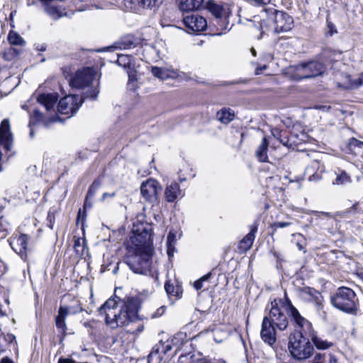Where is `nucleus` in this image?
Masks as SVG:
<instances>
[{
	"mask_svg": "<svg viewBox=\"0 0 363 363\" xmlns=\"http://www.w3.org/2000/svg\"><path fill=\"white\" fill-rule=\"evenodd\" d=\"M133 235L127 245L128 253L124 258L130 269L139 274L151 277L157 280L158 273L152 266V228L141 224L133 230Z\"/></svg>",
	"mask_w": 363,
	"mask_h": 363,
	"instance_id": "obj_1",
	"label": "nucleus"
},
{
	"mask_svg": "<svg viewBox=\"0 0 363 363\" xmlns=\"http://www.w3.org/2000/svg\"><path fill=\"white\" fill-rule=\"evenodd\" d=\"M140 303L141 299L137 296L123 299L116 296L108 298L99 308V312L105 316L106 325L114 329L138 320Z\"/></svg>",
	"mask_w": 363,
	"mask_h": 363,
	"instance_id": "obj_2",
	"label": "nucleus"
},
{
	"mask_svg": "<svg viewBox=\"0 0 363 363\" xmlns=\"http://www.w3.org/2000/svg\"><path fill=\"white\" fill-rule=\"evenodd\" d=\"M270 305L269 312L264 318H267L279 330H286L289 325V320L284 311L287 313L296 325L302 329L303 332L307 333L311 330V323L300 314L288 298L286 294L284 300L279 299L277 301L274 299L271 302Z\"/></svg>",
	"mask_w": 363,
	"mask_h": 363,
	"instance_id": "obj_3",
	"label": "nucleus"
},
{
	"mask_svg": "<svg viewBox=\"0 0 363 363\" xmlns=\"http://www.w3.org/2000/svg\"><path fill=\"white\" fill-rule=\"evenodd\" d=\"M330 303L336 309L352 315L359 311V301L354 291L347 286L337 288L330 296Z\"/></svg>",
	"mask_w": 363,
	"mask_h": 363,
	"instance_id": "obj_4",
	"label": "nucleus"
},
{
	"mask_svg": "<svg viewBox=\"0 0 363 363\" xmlns=\"http://www.w3.org/2000/svg\"><path fill=\"white\" fill-rule=\"evenodd\" d=\"M95 70L91 67H85L76 72L70 80V85L79 89H85L84 98L96 99L99 93V82L94 80Z\"/></svg>",
	"mask_w": 363,
	"mask_h": 363,
	"instance_id": "obj_5",
	"label": "nucleus"
},
{
	"mask_svg": "<svg viewBox=\"0 0 363 363\" xmlns=\"http://www.w3.org/2000/svg\"><path fill=\"white\" fill-rule=\"evenodd\" d=\"M288 350L291 357L298 361L309 359L314 352L313 344L301 332H295L289 335Z\"/></svg>",
	"mask_w": 363,
	"mask_h": 363,
	"instance_id": "obj_6",
	"label": "nucleus"
},
{
	"mask_svg": "<svg viewBox=\"0 0 363 363\" xmlns=\"http://www.w3.org/2000/svg\"><path fill=\"white\" fill-rule=\"evenodd\" d=\"M292 77L295 80H301L315 77L322 74L325 71L324 65L317 61L303 62L291 67Z\"/></svg>",
	"mask_w": 363,
	"mask_h": 363,
	"instance_id": "obj_7",
	"label": "nucleus"
},
{
	"mask_svg": "<svg viewBox=\"0 0 363 363\" xmlns=\"http://www.w3.org/2000/svg\"><path fill=\"white\" fill-rule=\"evenodd\" d=\"M272 135L277 138L284 146L294 149L298 144L306 140V135L301 133L300 135L291 133L288 135L287 130H281L277 128L272 129Z\"/></svg>",
	"mask_w": 363,
	"mask_h": 363,
	"instance_id": "obj_8",
	"label": "nucleus"
},
{
	"mask_svg": "<svg viewBox=\"0 0 363 363\" xmlns=\"http://www.w3.org/2000/svg\"><path fill=\"white\" fill-rule=\"evenodd\" d=\"M82 104V97L75 94L67 95L60 101L57 111L60 113L67 115V118H70L77 111Z\"/></svg>",
	"mask_w": 363,
	"mask_h": 363,
	"instance_id": "obj_9",
	"label": "nucleus"
},
{
	"mask_svg": "<svg viewBox=\"0 0 363 363\" xmlns=\"http://www.w3.org/2000/svg\"><path fill=\"white\" fill-rule=\"evenodd\" d=\"M274 32L277 33L289 31L294 24L291 16L281 11H274Z\"/></svg>",
	"mask_w": 363,
	"mask_h": 363,
	"instance_id": "obj_10",
	"label": "nucleus"
},
{
	"mask_svg": "<svg viewBox=\"0 0 363 363\" xmlns=\"http://www.w3.org/2000/svg\"><path fill=\"white\" fill-rule=\"evenodd\" d=\"M183 23L189 32L199 33L207 28V21L201 16L196 13L187 15L183 18Z\"/></svg>",
	"mask_w": 363,
	"mask_h": 363,
	"instance_id": "obj_11",
	"label": "nucleus"
},
{
	"mask_svg": "<svg viewBox=\"0 0 363 363\" xmlns=\"http://www.w3.org/2000/svg\"><path fill=\"white\" fill-rule=\"evenodd\" d=\"M160 191V189H158V182L155 179H147L140 186V192L143 197L150 202L157 200V196Z\"/></svg>",
	"mask_w": 363,
	"mask_h": 363,
	"instance_id": "obj_12",
	"label": "nucleus"
},
{
	"mask_svg": "<svg viewBox=\"0 0 363 363\" xmlns=\"http://www.w3.org/2000/svg\"><path fill=\"white\" fill-rule=\"evenodd\" d=\"M275 328L276 326L272 324L267 318H263L260 336L262 340L270 346H272L277 340Z\"/></svg>",
	"mask_w": 363,
	"mask_h": 363,
	"instance_id": "obj_13",
	"label": "nucleus"
},
{
	"mask_svg": "<svg viewBox=\"0 0 363 363\" xmlns=\"http://www.w3.org/2000/svg\"><path fill=\"white\" fill-rule=\"evenodd\" d=\"M28 240L29 237L26 234L13 236L10 240L11 248L22 258H26L27 256Z\"/></svg>",
	"mask_w": 363,
	"mask_h": 363,
	"instance_id": "obj_14",
	"label": "nucleus"
},
{
	"mask_svg": "<svg viewBox=\"0 0 363 363\" xmlns=\"http://www.w3.org/2000/svg\"><path fill=\"white\" fill-rule=\"evenodd\" d=\"M300 294L306 301L315 303L318 311L323 309V296L314 288L308 286L303 287L300 289Z\"/></svg>",
	"mask_w": 363,
	"mask_h": 363,
	"instance_id": "obj_15",
	"label": "nucleus"
},
{
	"mask_svg": "<svg viewBox=\"0 0 363 363\" xmlns=\"http://www.w3.org/2000/svg\"><path fill=\"white\" fill-rule=\"evenodd\" d=\"M68 314L69 308L67 307L60 306L58 311V314L55 319L56 327L62 333L61 341L64 340L67 335V325L65 323V319Z\"/></svg>",
	"mask_w": 363,
	"mask_h": 363,
	"instance_id": "obj_16",
	"label": "nucleus"
},
{
	"mask_svg": "<svg viewBox=\"0 0 363 363\" xmlns=\"http://www.w3.org/2000/svg\"><path fill=\"white\" fill-rule=\"evenodd\" d=\"M184 193L180 189L179 184L172 182L167 184L164 191V197L167 202L172 203L179 197H183Z\"/></svg>",
	"mask_w": 363,
	"mask_h": 363,
	"instance_id": "obj_17",
	"label": "nucleus"
},
{
	"mask_svg": "<svg viewBox=\"0 0 363 363\" xmlns=\"http://www.w3.org/2000/svg\"><path fill=\"white\" fill-rule=\"evenodd\" d=\"M257 231V225H252L250 227V233L246 236H245L239 243L238 247L241 252H245L251 248L255 240V233Z\"/></svg>",
	"mask_w": 363,
	"mask_h": 363,
	"instance_id": "obj_18",
	"label": "nucleus"
},
{
	"mask_svg": "<svg viewBox=\"0 0 363 363\" xmlns=\"http://www.w3.org/2000/svg\"><path fill=\"white\" fill-rule=\"evenodd\" d=\"M57 100V96L54 94H42L38 96L37 101L42 104L47 111L52 110Z\"/></svg>",
	"mask_w": 363,
	"mask_h": 363,
	"instance_id": "obj_19",
	"label": "nucleus"
},
{
	"mask_svg": "<svg viewBox=\"0 0 363 363\" xmlns=\"http://www.w3.org/2000/svg\"><path fill=\"white\" fill-rule=\"evenodd\" d=\"M268 146L269 143L266 138H263L261 143L257 147L255 151V157L260 162H268Z\"/></svg>",
	"mask_w": 363,
	"mask_h": 363,
	"instance_id": "obj_20",
	"label": "nucleus"
},
{
	"mask_svg": "<svg viewBox=\"0 0 363 363\" xmlns=\"http://www.w3.org/2000/svg\"><path fill=\"white\" fill-rule=\"evenodd\" d=\"M203 0H180L179 7L181 11H190L199 9Z\"/></svg>",
	"mask_w": 363,
	"mask_h": 363,
	"instance_id": "obj_21",
	"label": "nucleus"
},
{
	"mask_svg": "<svg viewBox=\"0 0 363 363\" xmlns=\"http://www.w3.org/2000/svg\"><path fill=\"white\" fill-rule=\"evenodd\" d=\"M151 72L153 76L162 80L169 78H174L175 76H177V72L174 71L157 67H152L151 69Z\"/></svg>",
	"mask_w": 363,
	"mask_h": 363,
	"instance_id": "obj_22",
	"label": "nucleus"
},
{
	"mask_svg": "<svg viewBox=\"0 0 363 363\" xmlns=\"http://www.w3.org/2000/svg\"><path fill=\"white\" fill-rule=\"evenodd\" d=\"M208 11L213 15L217 21H221L222 18L225 16L227 12L223 6L217 4L213 1L208 4Z\"/></svg>",
	"mask_w": 363,
	"mask_h": 363,
	"instance_id": "obj_23",
	"label": "nucleus"
},
{
	"mask_svg": "<svg viewBox=\"0 0 363 363\" xmlns=\"http://www.w3.org/2000/svg\"><path fill=\"white\" fill-rule=\"evenodd\" d=\"M347 81L342 84L337 83V86L345 89H357L363 85V73L357 79L353 80L350 76H346Z\"/></svg>",
	"mask_w": 363,
	"mask_h": 363,
	"instance_id": "obj_24",
	"label": "nucleus"
},
{
	"mask_svg": "<svg viewBox=\"0 0 363 363\" xmlns=\"http://www.w3.org/2000/svg\"><path fill=\"white\" fill-rule=\"evenodd\" d=\"M216 117L222 123L228 124L235 118V113L230 108H223L218 111Z\"/></svg>",
	"mask_w": 363,
	"mask_h": 363,
	"instance_id": "obj_25",
	"label": "nucleus"
},
{
	"mask_svg": "<svg viewBox=\"0 0 363 363\" xmlns=\"http://www.w3.org/2000/svg\"><path fill=\"white\" fill-rule=\"evenodd\" d=\"M7 40L11 45L14 46H25L26 42L24 39L16 31L10 30L7 35Z\"/></svg>",
	"mask_w": 363,
	"mask_h": 363,
	"instance_id": "obj_26",
	"label": "nucleus"
},
{
	"mask_svg": "<svg viewBox=\"0 0 363 363\" xmlns=\"http://www.w3.org/2000/svg\"><path fill=\"white\" fill-rule=\"evenodd\" d=\"M117 64L128 70L134 68L133 57L131 55H118Z\"/></svg>",
	"mask_w": 363,
	"mask_h": 363,
	"instance_id": "obj_27",
	"label": "nucleus"
},
{
	"mask_svg": "<svg viewBox=\"0 0 363 363\" xmlns=\"http://www.w3.org/2000/svg\"><path fill=\"white\" fill-rule=\"evenodd\" d=\"M136 45L135 39L133 35H127L118 43L116 48L120 49H130Z\"/></svg>",
	"mask_w": 363,
	"mask_h": 363,
	"instance_id": "obj_28",
	"label": "nucleus"
},
{
	"mask_svg": "<svg viewBox=\"0 0 363 363\" xmlns=\"http://www.w3.org/2000/svg\"><path fill=\"white\" fill-rule=\"evenodd\" d=\"M176 235L170 231L167 238V252L169 257L174 255L175 250Z\"/></svg>",
	"mask_w": 363,
	"mask_h": 363,
	"instance_id": "obj_29",
	"label": "nucleus"
},
{
	"mask_svg": "<svg viewBox=\"0 0 363 363\" xmlns=\"http://www.w3.org/2000/svg\"><path fill=\"white\" fill-rule=\"evenodd\" d=\"M312 342L318 350H326L333 345V342H328L318 336H313L312 337Z\"/></svg>",
	"mask_w": 363,
	"mask_h": 363,
	"instance_id": "obj_30",
	"label": "nucleus"
},
{
	"mask_svg": "<svg viewBox=\"0 0 363 363\" xmlns=\"http://www.w3.org/2000/svg\"><path fill=\"white\" fill-rule=\"evenodd\" d=\"M164 289L169 296H174L177 298H179L181 296V289L178 286H174L169 281L165 283Z\"/></svg>",
	"mask_w": 363,
	"mask_h": 363,
	"instance_id": "obj_31",
	"label": "nucleus"
},
{
	"mask_svg": "<svg viewBox=\"0 0 363 363\" xmlns=\"http://www.w3.org/2000/svg\"><path fill=\"white\" fill-rule=\"evenodd\" d=\"M50 2L43 4L45 6V12L54 19H57L62 17V13H61V11L57 7L50 6Z\"/></svg>",
	"mask_w": 363,
	"mask_h": 363,
	"instance_id": "obj_32",
	"label": "nucleus"
},
{
	"mask_svg": "<svg viewBox=\"0 0 363 363\" xmlns=\"http://www.w3.org/2000/svg\"><path fill=\"white\" fill-rule=\"evenodd\" d=\"M21 52L20 49L14 48L13 47H9L6 48L4 52V58L7 61H11L18 55H19Z\"/></svg>",
	"mask_w": 363,
	"mask_h": 363,
	"instance_id": "obj_33",
	"label": "nucleus"
},
{
	"mask_svg": "<svg viewBox=\"0 0 363 363\" xmlns=\"http://www.w3.org/2000/svg\"><path fill=\"white\" fill-rule=\"evenodd\" d=\"M350 182V177L345 171H342L340 174L336 177L335 180L333 182V184L342 185Z\"/></svg>",
	"mask_w": 363,
	"mask_h": 363,
	"instance_id": "obj_34",
	"label": "nucleus"
},
{
	"mask_svg": "<svg viewBox=\"0 0 363 363\" xmlns=\"http://www.w3.org/2000/svg\"><path fill=\"white\" fill-rule=\"evenodd\" d=\"M136 4L143 9H152L156 6L157 0H133Z\"/></svg>",
	"mask_w": 363,
	"mask_h": 363,
	"instance_id": "obj_35",
	"label": "nucleus"
},
{
	"mask_svg": "<svg viewBox=\"0 0 363 363\" xmlns=\"http://www.w3.org/2000/svg\"><path fill=\"white\" fill-rule=\"evenodd\" d=\"M10 227L9 223L7 221V220L4 218H0V239L4 238L8 232Z\"/></svg>",
	"mask_w": 363,
	"mask_h": 363,
	"instance_id": "obj_36",
	"label": "nucleus"
},
{
	"mask_svg": "<svg viewBox=\"0 0 363 363\" xmlns=\"http://www.w3.org/2000/svg\"><path fill=\"white\" fill-rule=\"evenodd\" d=\"M99 186V182H93V184L91 185V186L89 187V191L87 192L86 199H85V201H84L85 206H86V205H87V200L92 199L94 196L95 194L97 191Z\"/></svg>",
	"mask_w": 363,
	"mask_h": 363,
	"instance_id": "obj_37",
	"label": "nucleus"
},
{
	"mask_svg": "<svg viewBox=\"0 0 363 363\" xmlns=\"http://www.w3.org/2000/svg\"><path fill=\"white\" fill-rule=\"evenodd\" d=\"M164 347L163 342H160L158 345H156L152 348V351L150 352V354L148 356L149 360L151 358H153L155 356L158 355V358L161 359L162 357L160 356V353H162V347Z\"/></svg>",
	"mask_w": 363,
	"mask_h": 363,
	"instance_id": "obj_38",
	"label": "nucleus"
},
{
	"mask_svg": "<svg viewBox=\"0 0 363 363\" xmlns=\"http://www.w3.org/2000/svg\"><path fill=\"white\" fill-rule=\"evenodd\" d=\"M43 114L39 111L35 110L33 115L30 118L29 126L30 127L32 124L40 122L43 120Z\"/></svg>",
	"mask_w": 363,
	"mask_h": 363,
	"instance_id": "obj_39",
	"label": "nucleus"
},
{
	"mask_svg": "<svg viewBox=\"0 0 363 363\" xmlns=\"http://www.w3.org/2000/svg\"><path fill=\"white\" fill-rule=\"evenodd\" d=\"M210 276H211V274H206V275L202 277L200 279L196 280L194 284V288L196 290L201 289L203 287V282L204 281H206L210 277Z\"/></svg>",
	"mask_w": 363,
	"mask_h": 363,
	"instance_id": "obj_40",
	"label": "nucleus"
},
{
	"mask_svg": "<svg viewBox=\"0 0 363 363\" xmlns=\"http://www.w3.org/2000/svg\"><path fill=\"white\" fill-rule=\"evenodd\" d=\"M127 74L128 76V82H138L137 72L134 68L127 70Z\"/></svg>",
	"mask_w": 363,
	"mask_h": 363,
	"instance_id": "obj_41",
	"label": "nucleus"
},
{
	"mask_svg": "<svg viewBox=\"0 0 363 363\" xmlns=\"http://www.w3.org/2000/svg\"><path fill=\"white\" fill-rule=\"evenodd\" d=\"M327 27L328 29V33L330 36L337 33L335 26L331 21H329L328 19H327Z\"/></svg>",
	"mask_w": 363,
	"mask_h": 363,
	"instance_id": "obj_42",
	"label": "nucleus"
},
{
	"mask_svg": "<svg viewBox=\"0 0 363 363\" xmlns=\"http://www.w3.org/2000/svg\"><path fill=\"white\" fill-rule=\"evenodd\" d=\"M186 337V333L180 332L176 334V335L174 337L173 341H174L176 343H177L179 341H181V344H183Z\"/></svg>",
	"mask_w": 363,
	"mask_h": 363,
	"instance_id": "obj_43",
	"label": "nucleus"
},
{
	"mask_svg": "<svg viewBox=\"0 0 363 363\" xmlns=\"http://www.w3.org/2000/svg\"><path fill=\"white\" fill-rule=\"evenodd\" d=\"M47 221H48V226L50 229H52L54 222H55V216L51 213H48V216H47Z\"/></svg>",
	"mask_w": 363,
	"mask_h": 363,
	"instance_id": "obj_44",
	"label": "nucleus"
},
{
	"mask_svg": "<svg viewBox=\"0 0 363 363\" xmlns=\"http://www.w3.org/2000/svg\"><path fill=\"white\" fill-rule=\"evenodd\" d=\"M290 225L291 223L289 222H276L272 225V228H274V229H277L278 228H283L288 227Z\"/></svg>",
	"mask_w": 363,
	"mask_h": 363,
	"instance_id": "obj_45",
	"label": "nucleus"
},
{
	"mask_svg": "<svg viewBox=\"0 0 363 363\" xmlns=\"http://www.w3.org/2000/svg\"><path fill=\"white\" fill-rule=\"evenodd\" d=\"M144 330V325L143 323H140L137 327V328L134 330H129V333L138 335L141 333Z\"/></svg>",
	"mask_w": 363,
	"mask_h": 363,
	"instance_id": "obj_46",
	"label": "nucleus"
},
{
	"mask_svg": "<svg viewBox=\"0 0 363 363\" xmlns=\"http://www.w3.org/2000/svg\"><path fill=\"white\" fill-rule=\"evenodd\" d=\"M350 145L361 148L363 146V142L359 141L355 138H352L350 141Z\"/></svg>",
	"mask_w": 363,
	"mask_h": 363,
	"instance_id": "obj_47",
	"label": "nucleus"
},
{
	"mask_svg": "<svg viewBox=\"0 0 363 363\" xmlns=\"http://www.w3.org/2000/svg\"><path fill=\"white\" fill-rule=\"evenodd\" d=\"M128 88L130 89V90H135L138 86V82H128Z\"/></svg>",
	"mask_w": 363,
	"mask_h": 363,
	"instance_id": "obj_48",
	"label": "nucleus"
},
{
	"mask_svg": "<svg viewBox=\"0 0 363 363\" xmlns=\"http://www.w3.org/2000/svg\"><path fill=\"white\" fill-rule=\"evenodd\" d=\"M35 49L37 50L43 52L46 50V45L45 44H38L35 45Z\"/></svg>",
	"mask_w": 363,
	"mask_h": 363,
	"instance_id": "obj_49",
	"label": "nucleus"
},
{
	"mask_svg": "<svg viewBox=\"0 0 363 363\" xmlns=\"http://www.w3.org/2000/svg\"><path fill=\"white\" fill-rule=\"evenodd\" d=\"M172 349V347L170 345H164L162 347V353L165 354L168 351H169Z\"/></svg>",
	"mask_w": 363,
	"mask_h": 363,
	"instance_id": "obj_50",
	"label": "nucleus"
},
{
	"mask_svg": "<svg viewBox=\"0 0 363 363\" xmlns=\"http://www.w3.org/2000/svg\"><path fill=\"white\" fill-rule=\"evenodd\" d=\"M254 1L255 3H257V4L267 5V4H269L270 0H254Z\"/></svg>",
	"mask_w": 363,
	"mask_h": 363,
	"instance_id": "obj_51",
	"label": "nucleus"
},
{
	"mask_svg": "<svg viewBox=\"0 0 363 363\" xmlns=\"http://www.w3.org/2000/svg\"><path fill=\"white\" fill-rule=\"evenodd\" d=\"M337 359L336 357L332 354H330L329 355V363H337Z\"/></svg>",
	"mask_w": 363,
	"mask_h": 363,
	"instance_id": "obj_52",
	"label": "nucleus"
},
{
	"mask_svg": "<svg viewBox=\"0 0 363 363\" xmlns=\"http://www.w3.org/2000/svg\"><path fill=\"white\" fill-rule=\"evenodd\" d=\"M115 196V193H104L102 196V200H105L107 197H113Z\"/></svg>",
	"mask_w": 363,
	"mask_h": 363,
	"instance_id": "obj_53",
	"label": "nucleus"
},
{
	"mask_svg": "<svg viewBox=\"0 0 363 363\" xmlns=\"http://www.w3.org/2000/svg\"><path fill=\"white\" fill-rule=\"evenodd\" d=\"M0 363H13V362L8 357H4L1 359Z\"/></svg>",
	"mask_w": 363,
	"mask_h": 363,
	"instance_id": "obj_54",
	"label": "nucleus"
},
{
	"mask_svg": "<svg viewBox=\"0 0 363 363\" xmlns=\"http://www.w3.org/2000/svg\"><path fill=\"white\" fill-rule=\"evenodd\" d=\"M266 68H267L266 65H264L262 67H257V68H256L255 74H259L260 71L262 70V69H265Z\"/></svg>",
	"mask_w": 363,
	"mask_h": 363,
	"instance_id": "obj_55",
	"label": "nucleus"
},
{
	"mask_svg": "<svg viewBox=\"0 0 363 363\" xmlns=\"http://www.w3.org/2000/svg\"><path fill=\"white\" fill-rule=\"evenodd\" d=\"M357 205H358V202H356L355 203H354L352 205V206L350 208V209L348 211V212H351L352 210H356Z\"/></svg>",
	"mask_w": 363,
	"mask_h": 363,
	"instance_id": "obj_56",
	"label": "nucleus"
},
{
	"mask_svg": "<svg viewBox=\"0 0 363 363\" xmlns=\"http://www.w3.org/2000/svg\"><path fill=\"white\" fill-rule=\"evenodd\" d=\"M35 4V0H27V5L28 6H31V5H33Z\"/></svg>",
	"mask_w": 363,
	"mask_h": 363,
	"instance_id": "obj_57",
	"label": "nucleus"
},
{
	"mask_svg": "<svg viewBox=\"0 0 363 363\" xmlns=\"http://www.w3.org/2000/svg\"><path fill=\"white\" fill-rule=\"evenodd\" d=\"M78 246H80L79 240H77V241H75V243H74V248H75V250H76L77 251L78 250H77V247H78Z\"/></svg>",
	"mask_w": 363,
	"mask_h": 363,
	"instance_id": "obj_58",
	"label": "nucleus"
},
{
	"mask_svg": "<svg viewBox=\"0 0 363 363\" xmlns=\"http://www.w3.org/2000/svg\"><path fill=\"white\" fill-rule=\"evenodd\" d=\"M250 52L253 56H256V50L253 48L250 49Z\"/></svg>",
	"mask_w": 363,
	"mask_h": 363,
	"instance_id": "obj_59",
	"label": "nucleus"
},
{
	"mask_svg": "<svg viewBox=\"0 0 363 363\" xmlns=\"http://www.w3.org/2000/svg\"><path fill=\"white\" fill-rule=\"evenodd\" d=\"M89 199H88V200H87V205H86V206H85L84 205V208H87V207L91 208V207L92 204H91V203H89Z\"/></svg>",
	"mask_w": 363,
	"mask_h": 363,
	"instance_id": "obj_60",
	"label": "nucleus"
},
{
	"mask_svg": "<svg viewBox=\"0 0 363 363\" xmlns=\"http://www.w3.org/2000/svg\"><path fill=\"white\" fill-rule=\"evenodd\" d=\"M317 213H321V214H323L325 216H328L329 214L328 213H325V212H317Z\"/></svg>",
	"mask_w": 363,
	"mask_h": 363,
	"instance_id": "obj_61",
	"label": "nucleus"
},
{
	"mask_svg": "<svg viewBox=\"0 0 363 363\" xmlns=\"http://www.w3.org/2000/svg\"><path fill=\"white\" fill-rule=\"evenodd\" d=\"M30 135L31 137H33V131L32 128H30Z\"/></svg>",
	"mask_w": 363,
	"mask_h": 363,
	"instance_id": "obj_62",
	"label": "nucleus"
},
{
	"mask_svg": "<svg viewBox=\"0 0 363 363\" xmlns=\"http://www.w3.org/2000/svg\"><path fill=\"white\" fill-rule=\"evenodd\" d=\"M298 247L299 250L302 249V246L300 244H298Z\"/></svg>",
	"mask_w": 363,
	"mask_h": 363,
	"instance_id": "obj_63",
	"label": "nucleus"
},
{
	"mask_svg": "<svg viewBox=\"0 0 363 363\" xmlns=\"http://www.w3.org/2000/svg\"><path fill=\"white\" fill-rule=\"evenodd\" d=\"M362 281H363V274L362 275Z\"/></svg>",
	"mask_w": 363,
	"mask_h": 363,
	"instance_id": "obj_64",
	"label": "nucleus"
}]
</instances>
